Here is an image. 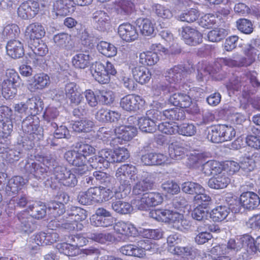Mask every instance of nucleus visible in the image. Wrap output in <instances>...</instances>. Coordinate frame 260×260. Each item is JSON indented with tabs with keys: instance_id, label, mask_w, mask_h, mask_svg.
<instances>
[{
	"instance_id": "2eb2a0df",
	"label": "nucleus",
	"mask_w": 260,
	"mask_h": 260,
	"mask_svg": "<svg viewBox=\"0 0 260 260\" xmlns=\"http://www.w3.org/2000/svg\"><path fill=\"white\" fill-rule=\"evenodd\" d=\"M27 44L33 52L32 54L29 53L33 63L35 64L40 63L41 58L37 57V56L42 57L47 53L48 49L47 45L41 40L40 41H30Z\"/></svg>"
},
{
	"instance_id": "603ef678",
	"label": "nucleus",
	"mask_w": 260,
	"mask_h": 260,
	"mask_svg": "<svg viewBox=\"0 0 260 260\" xmlns=\"http://www.w3.org/2000/svg\"><path fill=\"white\" fill-rule=\"evenodd\" d=\"M56 247L60 253L69 256H75L79 253L78 250L75 248L72 243H59Z\"/></svg>"
},
{
	"instance_id": "09e8293b",
	"label": "nucleus",
	"mask_w": 260,
	"mask_h": 260,
	"mask_svg": "<svg viewBox=\"0 0 260 260\" xmlns=\"http://www.w3.org/2000/svg\"><path fill=\"white\" fill-rule=\"evenodd\" d=\"M48 211L54 217L60 216L65 213L64 205L59 202L53 201L48 204Z\"/></svg>"
},
{
	"instance_id": "dca6fc26",
	"label": "nucleus",
	"mask_w": 260,
	"mask_h": 260,
	"mask_svg": "<svg viewBox=\"0 0 260 260\" xmlns=\"http://www.w3.org/2000/svg\"><path fill=\"white\" fill-rule=\"evenodd\" d=\"M46 31L44 26L38 22L30 24L25 30V36L27 42L30 41H40L45 36Z\"/></svg>"
},
{
	"instance_id": "f257e3e1",
	"label": "nucleus",
	"mask_w": 260,
	"mask_h": 260,
	"mask_svg": "<svg viewBox=\"0 0 260 260\" xmlns=\"http://www.w3.org/2000/svg\"><path fill=\"white\" fill-rule=\"evenodd\" d=\"M116 174L124 176L131 181H137L133 188V192L135 195L142 194L143 192L153 189L155 184V174L145 171L138 174V169L132 164L121 165L117 170Z\"/></svg>"
},
{
	"instance_id": "6e6552de",
	"label": "nucleus",
	"mask_w": 260,
	"mask_h": 260,
	"mask_svg": "<svg viewBox=\"0 0 260 260\" xmlns=\"http://www.w3.org/2000/svg\"><path fill=\"white\" fill-rule=\"evenodd\" d=\"M21 166H23V168L26 173H30L38 180H44L47 177H49L48 179L51 180L50 177L53 176V175L49 167L32 160H26L25 161H22Z\"/></svg>"
},
{
	"instance_id": "bb28decb",
	"label": "nucleus",
	"mask_w": 260,
	"mask_h": 260,
	"mask_svg": "<svg viewBox=\"0 0 260 260\" xmlns=\"http://www.w3.org/2000/svg\"><path fill=\"white\" fill-rule=\"evenodd\" d=\"M135 80L141 84L148 83L151 78V74L148 69L144 66H137L132 69Z\"/></svg>"
},
{
	"instance_id": "b1692460",
	"label": "nucleus",
	"mask_w": 260,
	"mask_h": 260,
	"mask_svg": "<svg viewBox=\"0 0 260 260\" xmlns=\"http://www.w3.org/2000/svg\"><path fill=\"white\" fill-rule=\"evenodd\" d=\"M94 27L100 31H105L109 28L110 19L107 13L103 11H97L92 15Z\"/></svg>"
},
{
	"instance_id": "aec40b11",
	"label": "nucleus",
	"mask_w": 260,
	"mask_h": 260,
	"mask_svg": "<svg viewBox=\"0 0 260 260\" xmlns=\"http://www.w3.org/2000/svg\"><path fill=\"white\" fill-rule=\"evenodd\" d=\"M90 73L95 80L101 84H106L110 81V77L107 75L105 66L100 62H95L91 65Z\"/></svg>"
},
{
	"instance_id": "a18cd8bd",
	"label": "nucleus",
	"mask_w": 260,
	"mask_h": 260,
	"mask_svg": "<svg viewBox=\"0 0 260 260\" xmlns=\"http://www.w3.org/2000/svg\"><path fill=\"white\" fill-rule=\"evenodd\" d=\"M158 60L157 53L152 51L143 52L139 55V62L143 65L152 66Z\"/></svg>"
},
{
	"instance_id": "5fc2aeb1",
	"label": "nucleus",
	"mask_w": 260,
	"mask_h": 260,
	"mask_svg": "<svg viewBox=\"0 0 260 260\" xmlns=\"http://www.w3.org/2000/svg\"><path fill=\"white\" fill-rule=\"evenodd\" d=\"M87 237L101 243H105L106 242H111L114 240L113 236L110 233H90L87 235Z\"/></svg>"
},
{
	"instance_id": "20e7f679",
	"label": "nucleus",
	"mask_w": 260,
	"mask_h": 260,
	"mask_svg": "<svg viewBox=\"0 0 260 260\" xmlns=\"http://www.w3.org/2000/svg\"><path fill=\"white\" fill-rule=\"evenodd\" d=\"M76 150L67 151L64 154L66 160L71 165L79 166L86 163V156L94 154L95 149L92 146L83 142L76 143Z\"/></svg>"
},
{
	"instance_id": "c756f323",
	"label": "nucleus",
	"mask_w": 260,
	"mask_h": 260,
	"mask_svg": "<svg viewBox=\"0 0 260 260\" xmlns=\"http://www.w3.org/2000/svg\"><path fill=\"white\" fill-rule=\"evenodd\" d=\"M43 102L40 98L34 96L26 101L28 116H36L43 109Z\"/></svg>"
},
{
	"instance_id": "f8f14e48",
	"label": "nucleus",
	"mask_w": 260,
	"mask_h": 260,
	"mask_svg": "<svg viewBox=\"0 0 260 260\" xmlns=\"http://www.w3.org/2000/svg\"><path fill=\"white\" fill-rule=\"evenodd\" d=\"M40 9L39 4L36 1H27L22 3L17 9V15L22 19L34 17Z\"/></svg>"
},
{
	"instance_id": "39448f33",
	"label": "nucleus",
	"mask_w": 260,
	"mask_h": 260,
	"mask_svg": "<svg viewBox=\"0 0 260 260\" xmlns=\"http://www.w3.org/2000/svg\"><path fill=\"white\" fill-rule=\"evenodd\" d=\"M50 179L51 180H46V185L49 186L53 189H55L57 187L54 180H56L65 186L71 187H75L78 183L76 175L70 170L61 166H57L54 168L53 176H51Z\"/></svg>"
},
{
	"instance_id": "49530a36",
	"label": "nucleus",
	"mask_w": 260,
	"mask_h": 260,
	"mask_svg": "<svg viewBox=\"0 0 260 260\" xmlns=\"http://www.w3.org/2000/svg\"><path fill=\"white\" fill-rule=\"evenodd\" d=\"M164 120H179L185 118L184 112L183 110L174 108L164 111Z\"/></svg>"
},
{
	"instance_id": "13d9d810",
	"label": "nucleus",
	"mask_w": 260,
	"mask_h": 260,
	"mask_svg": "<svg viewBox=\"0 0 260 260\" xmlns=\"http://www.w3.org/2000/svg\"><path fill=\"white\" fill-rule=\"evenodd\" d=\"M227 35V31L222 28H218L210 31L208 34L209 40L211 42H219Z\"/></svg>"
},
{
	"instance_id": "f704fd0d",
	"label": "nucleus",
	"mask_w": 260,
	"mask_h": 260,
	"mask_svg": "<svg viewBox=\"0 0 260 260\" xmlns=\"http://www.w3.org/2000/svg\"><path fill=\"white\" fill-rule=\"evenodd\" d=\"M115 231L121 235L135 236L137 230L133 225L123 221L118 222L114 226Z\"/></svg>"
},
{
	"instance_id": "3c124183",
	"label": "nucleus",
	"mask_w": 260,
	"mask_h": 260,
	"mask_svg": "<svg viewBox=\"0 0 260 260\" xmlns=\"http://www.w3.org/2000/svg\"><path fill=\"white\" fill-rule=\"evenodd\" d=\"M221 129V124L212 126L208 132V139L215 143L222 142V134L220 132Z\"/></svg>"
},
{
	"instance_id": "4c0bfd02",
	"label": "nucleus",
	"mask_w": 260,
	"mask_h": 260,
	"mask_svg": "<svg viewBox=\"0 0 260 260\" xmlns=\"http://www.w3.org/2000/svg\"><path fill=\"white\" fill-rule=\"evenodd\" d=\"M230 213V209L226 206H218L213 209L210 213V217L215 222L223 220Z\"/></svg>"
},
{
	"instance_id": "e433bc0d",
	"label": "nucleus",
	"mask_w": 260,
	"mask_h": 260,
	"mask_svg": "<svg viewBox=\"0 0 260 260\" xmlns=\"http://www.w3.org/2000/svg\"><path fill=\"white\" fill-rule=\"evenodd\" d=\"M94 122L88 119H83L76 121L72 124L73 129L78 133H88L91 131Z\"/></svg>"
},
{
	"instance_id": "393cba45",
	"label": "nucleus",
	"mask_w": 260,
	"mask_h": 260,
	"mask_svg": "<svg viewBox=\"0 0 260 260\" xmlns=\"http://www.w3.org/2000/svg\"><path fill=\"white\" fill-rule=\"evenodd\" d=\"M117 179L119 182L118 190L115 192L116 198L123 199L129 194L131 191V184L129 179L124 176L115 174Z\"/></svg>"
},
{
	"instance_id": "37998d69",
	"label": "nucleus",
	"mask_w": 260,
	"mask_h": 260,
	"mask_svg": "<svg viewBox=\"0 0 260 260\" xmlns=\"http://www.w3.org/2000/svg\"><path fill=\"white\" fill-rule=\"evenodd\" d=\"M111 208L115 212L120 214H127L133 210L132 206L129 203L121 200L113 202Z\"/></svg>"
},
{
	"instance_id": "4468645a",
	"label": "nucleus",
	"mask_w": 260,
	"mask_h": 260,
	"mask_svg": "<svg viewBox=\"0 0 260 260\" xmlns=\"http://www.w3.org/2000/svg\"><path fill=\"white\" fill-rule=\"evenodd\" d=\"M180 34L186 44L195 46L202 42V35L190 26L183 27Z\"/></svg>"
},
{
	"instance_id": "e2e57ef3",
	"label": "nucleus",
	"mask_w": 260,
	"mask_h": 260,
	"mask_svg": "<svg viewBox=\"0 0 260 260\" xmlns=\"http://www.w3.org/2000/svg\"><path fill=\"white\" fill-rule=\"evenodd\" d=\"M157 126L159 131L167 135L175 134L178 129V125L169 122H162Z\"/></svg>"
},
{
	"instance_id": "f3484780",
	"label": "nucleus",
	"mask_w": 260,
	"mask_h": 260,
	"mask_svg": "<svg viewBox=\"0 0 260 260\" xmlns=\"http://www.w3.org/2000/svg\"><path fill=\"white\" fill-rule=\"evenodd\" d=\"M64 90L71 104L78 105L83 99L79 86L75 82L68 83L65 86Z\"/></svg>"
},
{
	"instance_id": "ea45409f",
	"label": "nucleus",
	"mask_w": 260,
	"mask_h": 260,
	"mask_svg": "<svg viewBox=\"0 0 260 260\" xmlns=\"http://www.w3.org/2000/svg\"><path fill=\"white\" fill-rule=\"evenodd\" d=\"M98 51L108 57L114 56L117 54V48L112 44L106 41H101L97 45Z\"/></svg>"
},
{
	"instance_id": "864d4df0",
	"label": "nucleus",
	"mask_w": 260,
	"mask_h": 260,
	"mask_svg": "<svg viewBox=\"0 0 260 260\" xmlns=\"http://www.w3.org/2000/svg\"><path fill=\"white\" fill-rule=\"evenodd\" d=\"M204 191L197 193L193 197V202L199 206L206 209L212 203L211 198L208 194L204 193Z\"/></svg>"
},
{
	"instance_id": "58836bf2",
	"label": "nucleus",
	"mask_w": 260,
	"mask_h": 260,
	"mask_svg": "<svg viewBox=\"0 0 260 260\" xmlns=\"http://www.w3.org/2000/svg\"><path fill=\"white\" fill-rule=\"evenodd\" d=\"M138 124L140 129L146 133H152L156 130L157 124L154 123L146 115L138 120Z\"/></svg>"
},
{
	"instance_id": "473e14b6",
	"label": "nucleus",
	"mask_w": 260,
	"mask_h": 260,
	"mask_svg": "<svg viewBox=\"0 0 260 260\" xmlns=\"http://www.w3.org/2000/svg\"><path fill=\"white\" fill-rule=\"evenodd\" d=\"M230 183V179L225 175L219 174L210 178L208 182L209 187L215 189H223Z\"/></svg>"
},
{
	"instance_id": "338daca9",
	"label": "nucleus",
	"mask_w": 260,
	"mask_h": 260,
	"mask_svg": "<svg viewBox=\"0 0 260 260\" xmlns=\"http://www.w3.org/2000/svg\"><path fill=\"white\" fill-rule=\"evenodd\" d=\"M221 128L222 142L230 141L235 137L236 131L232 126L221 124Z\"/></svg>"
},
{
	"instance_id": "680f3d73",
	"label": "nucleus",
	"mask_w": 260,
	"mask_h": 260,
	"mask_svg": "<svg viewBox=\"0 0 260 260\" xmlns=\"http://www.w3.org/2000/svg\"><path fill=\"white\" fill-rule=\"evenodd\" d=\"M95 183H99L106 186L110 183L111 177L108 174L102 171H95L93 173Z\"/></svg>"
},
{
	"instance_id": "6e6d98bb",
	"label": "nucleus",
	"mask_w": 260,
	"mask_h": 260,
	"mask_svg": "<svg viewBox=\"0 0 260 260\" xmlns=\"http://www.w3.org/2000/svg\"><path fill=\"white\" fill-rule=\"evenodd\" d=\"M117 6L120 13L124 15H129L135 10L134 2L131 0H118Z\"/></svg>"
},
{
	"instance_id": "052dcab7",
	"label": "nucleus",
	"mask_w": 260,
	"mask_h": 260,
	"mask_svg": "<svg viewBox=\"0 0 260 260\" xmlns=\"http://www.w3.org/2000/svg\"><path fill=\"white\" fill-rule=\"evenodd\" d=\"M92 225L95 226H101L103 228L109 227L113 224V220L111 217H98L94 218L92 216L91 219Z\"/></svg>"
},
{
	"instance_id": "bf43d9fd",
	"label": "nucleus",
	"mask_w": 260,
	"mask_h": 260,
	"mask_svg": "<svg viewBox=\"0 0 260 260\" xmlns=\"http://www.w3.org/2000/svg\"><path fill=\"white\" fill-rule=\"evenodd\" d=\"M237 26L239 30L245 34H250L253 30L251 22L245 18L237 20Z\"/></svg>"
},
{
	"instance_id": "a878e982",
	"label": "nucleus",
	"mask_w": 260,
	"mask_h": 260,
	"mask_svg": "<svg viewBox=\"0 0 260 260\" xmlns=\"http://www.w3.org/2000/svg\"><path fill=\"white\" fill-rule=\"evenodd\" d=\"M169 101L170 104L181 108H187L191 103L190 97L185 93L181 92L173 93L170 95Z\"/></svg>"
},
{
	"instance_id": "79ce46f5",
	"label": "nucleus",
	"mask_w": 260,
	"mask_h": 260,
	"mask_svg": "<svg viewBox=\"0 0 260 260\" xmlns=\"http://www.w3.org/2000/svg\"><path fill=\"white\" fill-rule=\"evenodd\" d=\"M182 191L189 194H197L201 191H205L204 187L200 184L196 182L187 181L181 184Z\"/></svg>"
},
{
	"instance_id": "72a5a7b5",
	"label": "nucleus",
	"mask_w": 260,
	"mask_h": 260,
	"mask_svg": "<svg viewBox=\"0 0 260 260\" xmlns=\"http://www.w3.org/2000/svg\"><path fill=\"white\" fill-rule=\"evenodd\" d=\"M145 247H140L133 244L125 245L120 248V251L123 254L138 257H142L145 254Z\"/></svg>"
},
{
	"instance_id": "cd10ccee",
	"label": "nucleus",
	"mask_w": 260,
	"mask_h": 260,
	"mask_svg": "<svg viewBox=\"0 0 260 260\" xmlns=\"http://www.w3.org/2000/svg\"><path fill=\"white\" fill-rule=\"evenodd\" d=\"M20 230L26 233H32L37 228L35 219L27 214H22L18 216Z\"/></svg>"
},
{
	"instance_id": "774afa93",
	"label": "nucleus",
	"mask_w": 260,
	"mask_h": 260,
	"mask_svg": "<svg viewBox=\"0 0 260 260\" xmlns=\"http://www.w3.org/2000/svg\"><path fill=\"white\" fill-rule=\"evenodd\" d=\"M199 17V11L196 9H191L181 14L179 18L181 21L191 23L197 20Z\"/></svg>"
},
{
	"instance_id": "f03ea898",
	"label": "nucleus",
	"mask_w": 260,
	"mask_h": 260,
	"mask_svg": "<svg viewBox=\"0 0 260 260\" xmlns=\"http://www.w3.org/2000/svg\"><path fill=\"white\" fill-rule=\"evenodd\" d=\"M87 217V212L85 210L74 207L60 220H51L49 226L61 227L69 231L81 230L82 225L79 221L85 220Z\"/></svg>"
},
{
	"instance_id": "9d476101",
	"label": "nucleus",
	"mask_w": 260,
	"mask_h": 260,
	"mask_svg": "<svg viewBox=\"0 0 260 260\" xmlns=\"http://www.w3.org/2000/svg\"><path fill=\"white\" fill-rule=\"evenodd\" d=\"M145 101L140 96L136 94H128L120 100V107L128 112H136L143 108Z\"/></svg>"
},
{
	"instance_id": "6ab92c4d",
	"label": "nucleus",
	"mask_w": 260,
	"mask_h": 260,
	"mask_svg": "<svg viewBox=\"0 0 260 260\" xmlns=\"http://www.w3.org/2000/svg\"><path fill=\"white\" fill-rule=\"evenodd\" d=\"M118 32L120 38L126 42L134 41L138 37L135 26L129 23L120 24L118 27Z\"/></svg>"
},
{
	"instance_id": "412c9836",
	"label": "nucleus",
	"mask_w": 260,
	"mask_h": 260,
	"mask_svg": "<svg viewBox=\"0 0 260 260\" xmlns=\"http://www.w3.org/2000/svg\"><path fill=\"white\" fill-rule=\"evenodd\" d=\"M240 201L243 207L249 210L256 208L260 204L258 195L251 191L243 192L240 196Z\"/></svg>"
},
{
	"instance_id": "2f4dec72",
	"label": "nucleus",
	"mask_w": 260,
	"mask_h": 260,
	"mask_svg": "<svg viewBox=\"0 0 260 260\" xmlns=\"http://www.w3.org/2000/svg\"><path fill=\"white\" fill-rule=\"evenodd\" d=\"M91 57L86 52L77 53L72 58L73 65L77 69H84L90 64Z\"/></svg>"
},
{
	"instance_id": "ddd939ff",
	"label": "nucleus",
	"mask_w": 260,
	"mask_h": 260,
	"mask_svg": "<svg viewBox=\"0 0 260 260\" xmlns=\"http://www.w3.org/2000/svg\"><path fill=\"white\" fill-rule=\"evenodd\" d=\"M216 73V70L213 69L209 63L199 62L197 66L196 80L201 85L205 84L211 76H213Z\"/></svg>"
},
{
	"instance_id": "0e129e2a",
	"label": "nucleus",
	"mask_w": 260,
	"mask_h": 260,
	"mask_svg": "<svg viewBox=\"0 0 260 260\" xmlns=\"http://www.w3.org/2000/svg\"><path fill=\"white\" fill-rule=\"evenodd\" d=\"M19 31L20 30L18 25L15 24H11L4 27L2 34L4 37L7 39H12L18 36Z\"/></svg>"
},
{
	"instance_id": "1a4fd4ad",
	"label": "nucleus",
	"mask_w": 260,
	"mask_h": 260,
	"mask_svg": "<svg viewBox=\"0 0 260 260\" xmlns=\"http://www.w3.org/2000/svg\"><path fill=\"white\" fill-rule=\"evenodd\" d=\"M142 194V197L137 201L136 205L140 210H146L150 207L156 206L164 200L162 194L158 192H143Z\"/></svg>"
},
{
	"instance_id": "7c9ffc66",
	"label": "nucleus",
	"mask_w": 260,
	"mask_h": 260,
	"mask_svg": "<svg viewBox=\"0 0 260 260\" xmlns=\"http://www.w3.org/2000/svg\"><path fill=\"white\" fill-rule=\"evenodd\" d=\"M187 149L178 142H173L169 145V154L173 159L180 160L185 157Z\"/></svg>"
},
{
	"instance_id": "4d7b16f0",
	"label": "nucleus",
	"mask_w": 260,
	"mask_h": 260,
	"mask_svg": "<svg viewBox=\"0 0 260 260\" xmlns=\"http://www.w3.org/2000/svg\"><path fill=\"white\" fill-rule=\"evenodd\" d=\"M196 127L192 123H184L178 125L177 133L185 136H192L196 133Z\"/></svg>"
},
{
	"instance_id": "c85d7f7f",
	"label": "nucleus",
	"mask_w": 260,
	"mask_h": 260,
	"mask_svg": "<svg viewBox=\"0 0 260 260\" xmlns=\"http://www.w3.org/2000/svg\"><path fill=\"white\" fill-rule=\"evenodd\" d=\"M25 183V180L21 176H14L9 180L5 188L6 192L8 196H13L17 193Z\"/></svg>"
},
{
	"instance_id": "c03bdc74",
	"label": "nucleus",
	"mask_w": 260,
	"mask_h": 260,
	"mask_svg": "<svg viewBox=\"0 0 260 260\" xmlns=\"http://www.w3.org/2000/svg\"><path fill=\"white\" fill-rule=\"evenodd\" d=\"M68 0H58L53 5V10L57 16H65L70 12Z\"/></svg>"
},
{
	"instance_id": "423d86ee",
	"label": "nucleus",
	"mask_w": 260,
	"mask_h": 260,
	"mask_svg": "<svg viewBox=\"0 0 260 260\" xmlns=\"http://www.w3.org/2000/svg\"><path fill=\"white\" fill-rule=\"evenodd\" d=\"M20 83V78L18 73L12 69L7 70L6 79L2 83L3 96L6 99H13L17 92V87Z\"/></svg>"
},
{
	"instance_id": "c9c22d12",
	"label": "nucleus",
	"mask_w": 260,
	"mask_h": 260,
	"mask_svg": "<svg viewBox=\"0 0 260 260\" xmlns=\"http://www.w3.org/2000/svg\"><path fill=\"white\" fill-rule=\"evenodd\" d=\"M137 25L143 36H151L154 35V25L149 19H139L137 20Z\"/></svg>"
},
{
	"instance_id": "a211bd4d",
	"label": "nucleus",
	"mask_w": 260,
	"mask_h": 260,
	"mask_svg": "<svg viewBox=\"0 0 260 260\" xmlns=\"http://www.w3.org/2000/svg\"><path fill=\"white\" fill-rule=\"evenodd\" d=\"M53 41L55 45L59 50L70 51L74 48V42L71 35L61 32L54 36Z\"/></svg>"
},
{
	"instance_id": "0eeeda50",
	"label": "nucleus",
	"mask_w": 260,
	"mask_h": 260,
	"mask_svg": "<svg viewBox=\"0 0 260 260\" xmlns=\"http://www.w3.org/2000/svg\"><path fill=\"white\" fill-rule=\"evenodd\" d=\"M193 70L192 65L178 64L167 69L164 73V76L168 84L177 87V85L184 78V74H190Z\"/></svg>"
},
{
	"instance_id": "7ed1b4c3",
	"label": "nucleus",
	"mask_w": 260,
	"mask_h": 260,
	"mask_svg": "<svg viewBox=\"0 0 260 260\" xmlns=\"http://www.w3.org/2000/svg\"><path fill=\"white\" fill-rule=\"evenodd\" d=\"M23 135L21 136L20 144L27 149L32 147L33 141H38L43 137V131L38 122L34 121L31 116H27L22 122Z\"/></svg>"
},
{
	"instance_id": "de8ad7c7",
	"label": "nucleus",
	"mask_w": 260,
	"mask_h": 260,
	"mask_svg": "<svg viewBox=\"0 0 260 260\" xmlns=\"http://www.w3.org/2000/svg\"><path fill=\"white\" fill-rule=\"evenodd\" d=\"M152 11L159 18L164 19H170L173 17V13L167 7L158 4H154L152 7Z\"/></svg>"
},
{
	"instance_id": "4be33fe9",
	"label": "nucleus",
	"mask_w": 260,
	"mask_h": 260,
	"mask_svg": "<svg viewBox=\"0 0 260 260\" xmlns=\"http://www.w3.org/2000/svg\"><path fill=\"white\" fill-rule=\"evenodd\" d=\"M6 49L8 55L14 59L20 58L24 54L23 45L18 40H11L8 41Z\"/></svg>"
},
{
	"instance_id": "9b49d317",
	"label": "nucleus",
	"mask_w": 260,
	"mask_h": 260,
	"mask_svg": "<svg viewBox=\"0 0 260 260\" xmlns=\"http://www.w3.org/2000/svg\"><path fill=\"white\" fill-rule=\"evenodd\" d=\"M259 40H257L254 45L249 44L244 49L246 57L238 56V64L239 67H248L251 65L255 60L257 53L260 51Z\"/></svg>"
},
{
	"instance_id": "a19ab883",
	"label": "nucleus",
	"mask_w": 260,
	"mask_h": 260,
	"mask_svg": "<svg viewBox=\"0 0 260 260\" xmlns=\"http://www.w3.org/2000/svg\"><path fill=\"white\" fill-rule=\"evenodd\" d=\"M152 89L154 95L159 96L161 93L166 94L173 92L177 89V87L175 85L167 84L165 82L160 81L154 84Z\"/></svg>"
},
{
	"instance_id": "8fccbe9b",
	"label": "nucleus",
	"mask_w": 260,
	"mask_h": 260,
	"mask_svg": "<svg viewBox=\"0 0 260 260\" xmlns=\"http://www.w3.org/2000/svg\"><path fill=\"white\" fill-rule=\"evenodd\" d=\"M29 208L31 211V216L36 219L43 218L46 214V207L44 204H39L38 203L30 205Z\"/></svg>"
},
{
	"instance_id": "5701e85b",
	"label": "nucleus",
	"mask_w": 260,
	"mask_h": 260,
	"mask_svg": "<svg viewBox=\"0 0 260 260\" xmlns=\"http://www.w3.org/2000/svg\"><path fill=\"white\" fill-rule=\"evenodd\" d=\"M50 83L49 76L44 73L35 75L29 85L31 91L42 90L49 86Z\"/></svg>"
},
{
	"instance_id": "69168bd1",
	"label": "nucleus",
	"mask_w": 260,
	"mask_h": 260,
	"mask_svg": "<svg viewBox=\"0 0 260 260\" xmlns=\"http://www.w3.org/2000/svg\"><path fill=\"white\" fill-rule=\"evenodd\" d=\"M100 101L104 105L110 106L114 101L115 94L111 90L100 91Z\"/></svg>"
}]
</instances>
